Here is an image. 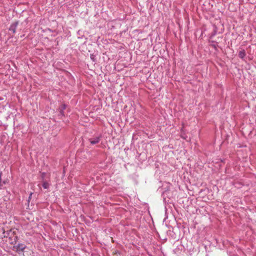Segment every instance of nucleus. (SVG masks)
<instances>
[{
    "mask_svg": "<svg viewBox=\"0 0 256 256\" xmlns=\"http://www.w3.org/2000/svg\"><path fill=\"white\" fill-rule=\"evenodd\" d=\"M49 184L46 182H44L42 184V186L44 188L46 189L49 188Z\"/></svg>",
    "mask_w": 256,
    "mask_h": 256,
    "instance_id": "20e7f679",
    "label": "nucleus"
},
{
    "mask_svg": "<svg viewBox=\"0 0 256 256\" xmlns=\"http://www.w3.org/2000/svg\"><path fill=\"white\" fill-rule=\"evenodd\" d=\"M60 108V112L62 114L63 110L66 108V105L62 104Z\"/></svg>",
    "mask_w": 256,
    "mask_h": 256,
    "instance_id": "39448f33",
    "label": "nucleus"
},
{
    "mask_svg": "<svg viewBox=\"0 0 256 256\" xmlns=\"http://www.w3.org/2000/svg\"><path fill=\"white\" fill-rule=\"evenodd\" d=\"M246 52L244 50H242L238 52V56L243 58L246 56Z\"/></svg>",
    "mask_w": 256,
    "mask_h": 256,
    "instance_id": "7ed1b4c3",
    "label": "nucleus"
},
{
    "mask_svg": "<svg viewBox=\"0 0 256 256\" xmlns=\"http://www.w3.org/2000/svg\"><path fill=\"white\" fill-rule=\"evenodd\" d=\"M26 248V246L23 244H18L16 246V251L22 252Z\"/></svg>",
    "mask_w": 256,
    "mask_h": 256,
    "instance_id": "f03ea898",
    "label": "nucleus"
},
{
    "mask_svg": "<svg viewBox=\"0 0 256 256\" xmlns=\"http://www.w3.org/2000/svg\"><path fill=\"white\" fill-rule=\"evenodd\" d=\"M32 193H31V194H30V196H29V200H30V198H31V196H32Z\"/></svg>",
    "mask_w": 256,
    "mask_h": 256,
    "instance_id": "423d86ee",
    "label": "nucleus"
},
{
    "mask_svg": "<svg viewBox=\"0 0 256 256\" xmlns=\"http://www.w3.org/2000/svg\"><path fill=\"white\" fill-rule=\"evenodd\" d=\"M100 138L99 137H96L94 138L90 139V142L91 144H98L100 142Z\"/></svg>",
    "mask_w": 256,
    "mask_h": 256,
    "instance_id": "f257e3e1",
    "label": "nucleus"
}]
</instances>
